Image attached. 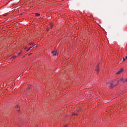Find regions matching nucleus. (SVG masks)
I'll return each instance as SVG.
<instances>
[{
    "mask_svg": "<svg viewBox=\"0 0 127 127\" xmlns=\"http://www.w3.org/2000/svg\"><path fill=\"white\" fill-rule=\"evenodd\" d=\"M116 85L114 84V81L113 80L110 81V84H109V88L110 89H113Z\"/></svg>",
    "mask_w": 127,
    "mask_h": 127,
    "instance_id": "1",
    "label": "nucleus"
},
{
    "mask_svg": "<svg viewBox=\"0 0 127 127\" xmlns=\"http://www.w3.org/2000/svg\"><path fill=\"white\" fill-rule=\"evenodd\" d=\"M120 81H121V82H123V83H127V78H121L120 79Z\"/></svg>",
    "mask_w": 127,
    "mask_h": 127,
    "instance_id": "2",
    "label": "nucleus"
},
{
    "mask_svg": "<svg viewBox=\"0 0 127 127\" xmlns=\"http://www.w3.org/2000/svg\"><path fill=\"white\" fill-rule=\"evenodd\" d=\"M124 71V69H123V68H121L120 70H119L117 72H116V74H121L122 73V72H123Z\"/></svg>",
    "mask_w": 127,
    "mask_h": 127,
    "instance_id": "3",
    "label": "nucleus"
},
{
    "mask_svg": "<svg viewBox=\"0 0 127 127\" xmlns=\"http://www.w3.org/2000/svg\"><path fill=\"white\" fill-rule=\"evenodd\" d=\"M51 53L53 54V56H56L57 55V52L55 51H52Z\"/></svg>",
    "mask_w": 127,
    "mask_h": 127,
    "instance_id": "4",
    "label": "nucleus"
},
{
    "mask_svg": "<svg viewBox=\"0 0 127 127\" xmlns=\"http://www.w3.org/2000/svg\"><path fill=\"white\" fill-rule=\"evenodd\" d=\"M100 71V69H99V65H97V73H99Z\"/></svg>",
    "mask_w": 127,
    "mask_h": 127,
    "instance_id": "5",
    "label": "nucleus"
},
{
    "mask_svg": "<svg viewBox=\"0 0 127 127\" xmlns=\"http://www.w3.org/2000/svg\"><path fill=\"white\" fill-rule=\"evenodd\" d=\"M20 54H22V52H20L18 53V56H19V55H20Z\"/></svg>",
    "mask_w": 127,
    "mask_h": 127,
    "instance_id": "6",
    "label": "nucleus"
},
{
    "mask_svg": "<svg viewBox=\"0 0 127 127\" xmlns=\"http://www.w3.org/2000/svg\"><path fill=\"white\" fill-rule=\"evenodd\" d=\"M110 84H111V81L106 82V84H107V85H110Z\"/></svg>",
    "mask_w": 127,
    "mask_h": 127,
    "instance_id": "7",
    "label": "nucleus"
},
{
    "mask_svg": "<svg viewBox=\"0 0 127 127\" xmlns=\"http://www.w3.org/2000/svg\"><path fill=\"white\" fill-rule=\"evenodd\" d=\"M15 58H16V56H14L11 58V59H15Z\"/></svg>",
    "mask_w": 127,
    "mask_h": 127,
    "instance_id": "8",
    "label": "nucleus"
},
{
    "mask_svg": "<svg viewBox=\"0 0 127 127\" xmlns=\"http://www.w3.org/2000/svg\"><path fill=\"white\" fill-rule=\"evenodd\" d=\"M50 28H51V29H52V28H53V25H52V24L50 25Z\"/></svg>",
    "mask_w": 127,
    "mask_h": 127,
    "instance_id": "9",
    "label": "nucleus"
},
{
    "mask_svg": "<svg viewBox=\"0 0 127 127\" xmlns=\"http://www.w3.org/2000/svg\"><path fill=\"white\" fill-rule=\"evenodd\" d=\"M40 15V14H39V13H36V16H39Z\"/></svg>",
    "mask_w": 127,
    "mask_h": 127,
    "instance_id": "10",
    "label": "nucleus"
},
{
    "mask_svg": "<svg viewBox=\"0 0 127 127\" xmlns=\"http://www.w3.org/2000/svg\"><path fill=\"white\" fill-rule=\"evenodd\" d=\"M72 116H77V114L75 113H73L72 114Z\"/></svg>",
    "mask_w": 127,
    "mask_h": 127,
    "instance_id": "11",
    "label": "nucleus"
},
{
    "mask_svg": "<svg viewBox=\"0 0 127 127\" xmlns=\"http://www.w3.org/2000/svg\"><path fill=\"white\" fill-rule=\"evenodd\" d=\"M31 48H32V47H30L27 50V51H29L30 49H31Z\"/></svg>",
    "mask_w": 127,
    "mask_h": 127,
    "instance_id": "12",
    "label": "nucleus"
},
{
    "mask_svg": "<svg viewBox=\"0 0 127 127\" xmlns=\"http://www.w3.org/2000/svg\"><path fill=\"white\" fill-rule=\"evenodd\" d=\"M123 61H126V59L125 58H123Z\"/></svg>",
    "mask_w": 127,
    "mask_h": 127,
    "instance_id": "13",
    "label": "nucleus"
},
{
    "mask_svg": "<svg viewBox=\"0 0 127 127\" xmlns=\"http://www.w3.org/2000/svg\"><path fill=\"white\" fill-rule=\"evenodd\" d=\"M18 105H16V106H15V108H18Z\"/></svg>",
    "mask_w": 127,
    "mask_h": 127,
    "instance_id": "14",
    "label": "nucleus"
},
{
    "mask_svg": "<svg viewBox=\"0 0 127 127\" xmlns=\"http://www.w3.org/2000/svg\"><path fill=\"white\" fill-rule=\"evenodd\" d=\"M36 44L34 45L33 46V47H36Z\"/></svg>",
    "mask_w": 127,
    "mask_h": 127,
    "instance_id": "15",
    "label": "nucleus"
},
{
    "mask_svg": "<svg viewBox=\"0 0 127 127\" xmlns=\"http://www.w3.org/2000/svg\"><path fill=\"white\" fill-rule=\"evenodd\" d=\"M47 31H49V28L47 29Z\"/></svg>",
    "mask_w": 127,
    "mask_h": 127,
    "instance_id": "16",
    "label": "nucleus"
},
{
    "mask_svg": "<svg viewBox=\"0 0 127 127\" xmlns=\"http://www.w3.org/2000/svg\"><path fill=\"white\" fill-rule=\"evenodd\" d=\"M120 82V80H118V81H117V83H119Z\"/></svg>",
    "mask_w": 127,
    "mask_h": 127,
    "instance_id": "17",
    "label": "nucleus"
},
{
    "mask_svg": "<svg viewBox=\"0 0 127 127\" xmlns=\"http://www.w3.org/2000/svg\"><path fill=\"white\" fill-rule=\"evenodd\" d=\"M30 45H32V44H30Z\"/></svg>",
    "mask_w": 127,
    "mask_h": 127,
    "instance_id": "18",
    "label": "nucleus"
},
{
    "mask_svg": "<svg viewBox=\"0 0 127 127\" xmlns=\"http://www.w3.org/2000/svg\"><path fill=\"white\" fill-rule=\"evenodd\" d=\"M126 59H127V56L126 57Z\"/></svg>",
    "mask_w": 127,
    "mask_h": 127,
    "instance_id": "19",
    "label": "nucleus"
},
{
    "mask_svg": "<svg viewBox=\"0 0 127 127\" xmlns=\"http://www.w3.org/2000/svg\"><path fill=\"white\" fill-rule=\"evenodd\" d=\"M64 127H66V126H65Z\"/></svg>",
    "mask_w": 127,
    "mask_h": 127,
    "instance_id": "20",
    "label": "nucleus"
}]
</instances>
